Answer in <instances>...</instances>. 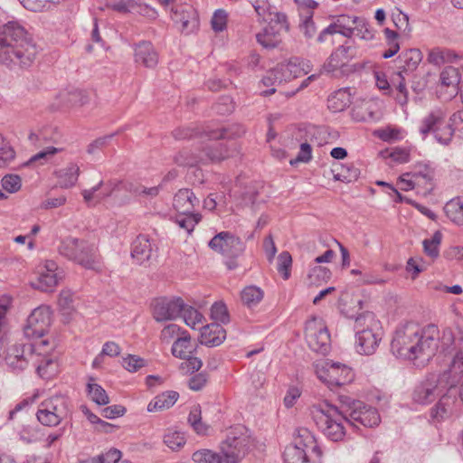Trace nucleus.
Listing matches in <instances>:
<instances>
[{
	"label": "nucleus",
	"mask_w": 463,
	"mask_h": 463,
	"mask_svg": "<svg viewBox=\"0 0 463 463\" xmlns=\"http://www.w3.org/2000/svg\"><path fill=\"white\" fill-rule=\"evenodd\" d=\"M135 61L146 68H154L158 62V54L149 42H141L135 46Z\"/></svg>",
	"instance_id": "25"
},
{
	"label": "nucleus",
	"mask_w": 463,
	"mask_h": 463,
	"mask_svg": "<svg viewBox=\"0 0 463 463\" xmlns=\"http://www.w3.org/2000/svg\"><path fill=\"white\" fill-rule=\"evenodd\" d=\"M292 264L291 255L288 251H282L278 258V271L284 279L290 277V268Z\"/></svg>",
	"instance_id": "56"
},
{
	"label": "nucleus",
	"mask_w": 463,
	"mask_h": 463,
	"mask_svg": "<svg viewBox=\"0 0 463 463\" xmlns=\"http://www.w3.org/2000/svg\"><path fill=\"white\" fill-rule=\"evenodd\" d=\"M322 449L315 434L307 428H298L291 444L284 449L285 463H321Z\"/></svg>",
	"instance_id": "4"
},
{
	"label": "nucleus",
	"mask_w": 463,
	"mask_h": 463,
	"mask_svg": "<svg viewBox=\"0 0 463 463\" xmlns=\"http://www.w3.org/2000/svg\"><path fill=\"white\" fill-rule=\"evenodd\" d=\"M87 392L91 401L98 405H107L109 402L106 391L90 377L87 383Z\"/></svg>",
	"instance_id": "39"
},
{
	"label": "nucleus",
	"mask_w": 463,
	"mask_h": 463,
	"mask_svg": "<svg viewBox=\"0 0 463 463\" xmlns=\"http://www.w3.org/2000/svg\"><path fill=\"white\" fill-rule=\"evenodd\" d=\"M201 221V214L199 213H178L175 217V223L188 234H191L195 225Z\"/></svg>",
	"instance_id": "46"
},
{
	"label": "nucleus",
	"mask_w": 463,
	"mask_h": 463,
	"mask_svg": "<svg viewBox=\"0 0 463 463\" xmlns=\"http://www.w3.org/2000/svg\"><path fill=\"white\" fill-rule=\"evenodd\" d=\"M37 282L33 287L42 291H52L63 278V271L51 260L40 262L36 267Z\"/></svg>",
	"instance_id": "13"
},
{
	"label": "nucleus",
	"mask_w": 463,
	"mask_h": 463,
	"mask_svg": "<svg viewBox=\"0 0 463 463\" xmlns=\"http://www.w3.org/2000/svg\"><path fill=\"white\" fill-rule=\"evenodd\" d=\"M445 213L453 222L463 224V199L455 198L448 202L444 207Z\"/></svg>",
	"instance_id": "40"
},
{
	"label": "nucleus",
	"mask_w": 463,
	"mask_h": 463,
	"mask_svg": "<svg viewBox=\"0 0 463 463\" xmlns=\"http://www.w3.org/2000/svg\"><path fill=\"white\" fill-rule=\"evenodd\" d=\"M178 397L179 394L175 391L162 392L148 403L147 411L152 412L169 409L176 402Z\"/></svg>",
	"instance_id": "34"
},
{
	"label": "nucleus",
	"mask_w": 463,
	"mask_h": 463,
	"mask_svg": "<svg viewBox=\"0 0 463 463\" xmlns=\"http://www.w3.org/2000/svg\"><path fill=\"white\" fill-rule=\"evenodd\" d=\"M455 130H463V111L453 114L449 124L444 121V124L434 133V137L439 143L448 145Z\"/></svg>",
	"instance_id": "23"
},
{
	"label": "nucleus",
	"mask_w": 463,
	"mask_h": 463,
	"mask_svg": "<svg viewBox=\"0 0 463 463\" xmlns=\"http://www.w3.org/2000/svg\"><path fill=\"white\" fill-rule=\"evenodd\" d=\"M5 360L14 372H20L24 370L30 362L33 363L34 354L28 344L14 345L8 349Z\"/></svg>",
	"instance_id": "18"
},
{
	"label": "nucleus",
	"mask_w": 463,
	"mask_h": 463,
	"mask_svg": "<svg viewBox=\"0 0 463 463\" xmlns=\"http://www.w3.org/2000/svg\"><path fill=\"white\" fill-rule=\"evenodd\" d=\"M251 444L250 437L243 427H235L229 430L221 444V451L226 457L241 461L248 453Z\"/></svg>",
	"instance_id": "9"
},
{
	"label": "nucleus",
	"mask_w": 463,
	"mask_h": 463,
	"mask_svg": "<svg viewBox=\"0 0 463 463\" xmlns=\"http://www.w3.org/2000/svg\"><path fill=\"white\" fill-rule=\"evenodd\" d=\"M193 459L196 463H240L236 458L226 457L224 453L214 452L210 449L197 450L193 454Z\"/></svg>",
	"instance_id": "32"
},
{
	"label": "nucleus",
	"mask_w": 463,
	"mask_h": 463,
	"mask_svg": "<svg viewBox=\"0 0 463 463\" xmlns=\"http://www.w3.org/2000/svg\"><path fill=\"white\" fill-rule=\"evenodd\" d=\"M184 308V301L180 298H158L153 301V317L158 322L175 320Z\"/></svg>",
	"instance_id": "14"
},
{
	"label": "nucleus",
	"mask_w": 463,
	"mask_h": 463,
	"mask_svg": "<svg viewBox=\"0 0 463 463\" xmlns=\"http://www.w3.org/2000/svg\"><path fill=\"white\" fill-rule=\"evenodd\" d=\"M31 344H28L32 347V353L34 354V360H39L42 356L51 354V351L53 349V345L49 342L48 339L43 336H35Z\"/></svg>",
	"instance_id": "43"
},
{
	"label": "nucleus",
	"mask_w": 463,
	"mask_h": 463,
	"mask_svg": "<svg viewBox=\"0 0 463 463\" xmlns=\"http://www.w3.org/2000/svg\"><path fill=\"white\" fill-rule=\"evenodd\" d=\"M89 100V94L86 90L76 87H67L56 95L55 109L80 108L88 104Z\"/></svg>",
	"instance_id": "16"
},
{
	"label": "nucleus",
	"mask_w": 463,
	"mask_h": 463,
	"mask_svg": "<svg viewBox=\"0 0 463 463\" xmlns=\"http://www.w3.org/2000/svg\"><path fill=\"white\" fill-rule=\"evenodd\" d=\"M83 199L86 203H90L94 199L101 200L108 197L110 194V189H109L103 183L99 181L95 186L90 189H85L81 192Z\"/></svg>",
	"instance_id": "45"
},
{
	"label": "nucleus",
	"mask_w": 463,
	"mask_h": 463,
	"mask_svg": "<svg viewBox=\"0 0 463 463\" xmlns=\"http://www.w3.org/2000/svg\"><path fill=\"white\" fill-rule=\"evenodd\" d=\"M312 158V148L311 146L307 143H302L300 145L299 152L296 158L291 159L289 161L291 165H297L298 163H307Z\"/></svg>",
	"instance_id": "61"
},
{
	"label": "nucleus",
	"mask_w": 463,
	"mask_h": 463,
	"mask_svg": "<svg viewBox=\"0 0 463 463\" xmlns=\"http://www.w3.org/2000/svg\"><path fill=\"white\" fill-rule=\"evenodd\" d=\"M313 420L332 441H341L346 434L345 424H349L345 407L339 410L329 403H320L310 408Z\"/></svg>",
	"instance_id": "3"
},
{
	"label": "nucleus",
	"mask_w": 463,
	"mask_h": 463,
	"mask_svg": "<svg viewBox=\"0 0 463 463\" xmlns=\"http://www.w3.org/2000/svg\"><path fill=\"white\" fill-rule=\"evenodd\" d=\"M181 315L184 323L192 329H195L198 325H202L204 319L203 314L196 308L187 306L184 303Z\"/></svg>",
	"instance_id": "47"
},
{
	"label": "nucleus",
	"mask_w": 463,
	"mask_h": 463,
	"mask_svg": "<svg viewBox=\"0 0 463 463\" xmlns=\"http://www.w3.org/2000/svg\"><path fill=\"white\" fill-rule=\"evenodd\" d=\"M1 185L5 192L15 194L22 188V179L18 175L8 174L2 178Z\"/></svg>",
	"instance_id": "52"
},
{
	"label": "nucleus",
	"mask_w": 463,
	"mask_h": 463,
	"mask_svg": "<svg viewBox=\"0 0 463 463\" xmlns=\"http://www.w3.org/2000/svg\"><path fill=\"white\" fill-rule=\"evenodd\" d=\"M33 364L36 366L38 375L43 379L50 380L59 373V364L54 355L42 356L38 361L33 360Z\"/></svg>",
	"instance_id": "28"
},
{
	"label": "nucleus",
	"mask_w": 463,
	"mask_h": 463,
	"mask_svg": "<svg viewBox=\"0 0 463 463\" xmlns=\"http://www.w3.org/2000/svg\"><path fill=\"white\" fill-rule=\"evenodd\" d=\"M59 252L86 269H94L99 265L96 245L84 240L69 237L62 241Z\"/></svg>",
	"instance_id": "6"
},
{
	"label": "nucleus",
	"mask_w": 463,
	"mask_h": 463,
	"mask_svg": "<svg viewBox=\"0 0 463 463\" xmlns=\"http://www.w3.org/2000/svg\"><path fill=\"white\" fill-rule=\"evenodd\" d=\"M69 413L68 399L63 395H55L41 403L36 416L43 425L53 427L66 419Z\"/></svg>",
	"instance_id": "8"
},
{
	"label": "nucleus",
	"mask_w": 463,
	"mask_h": 463,
	"mask_svg": "<svg viewBox=\"0 0 463 463\" xmlns=\"http://www.w3.org/2000/svg\"><path fill=\"white\" fill-rule=\"evenodd\" d=\"M344 407L351 426L357 427V424H361L367 428H373L381 421L378 411L362 402L354 401Z\"/></svg>",
	"instance_id": "10"
},
{
	"label": "nucleus",
	"mask_w": 463,
	"mask_h": 463,
	"mask_svg": "<svg viewBox=\"0 0 463 463\" xmlns=\"http://www.w3.org/2000/svg\"><path fill=\"white\" fill-rule=\"evenodd\" d=\"M264 293L256 286L245 287L241 291V300L249 307L257 306L263 298Z\"/></svg>",
	"instance_id": "44"
},
{
	"label": "nucleus",
	"mask_w": 463,
	"mask_h": 463,
	"mask_svg": "<svg viewBox=\"0 0 463 463\" xmlns=\"http://www.w3.org/2000/svg\"><path fill=\"white\" fill-rule=\"evenodd\" d=\"M306 339L315 352L324 354L329 350L330 335L323 319L313 317L307 322Z\"/></svg>",
	"instance_id": "11"
},
{
	"label": "nucleus",
	"mask_w": 463,
	"mask_h": 463,
	"mask_svg": "<svg viewBox=\"0 0 463 463\" xmlns=\"http://www.w3.org/2000/svg\"><path fill=\"white\" fill-rule=\"evenodd\" d=\"M318 379L329 388L339 387L353 381L354 373L347 365L325 360L315 364Z\"/></svg>",
	"instance_id": "7"
},
{
	"label": "nucleus",
	"mask_w": 463,
	"mask_h": 463,
	"mask_svg": "<svg viewBox=\"0 0 463 463\" xmlns=\"http://www.w3.org/2000/svg\"><path fill=\"white\" fill-rule=\"evenodd\" d=\"M211 317L213 320L227 324L230 321V316L226 305L222 301H217L211 307Z\"/></svg>",
	"instance_id": "53"
},
{
	"label": "nucleus",
	"mask_w": 463,
	"mask_h": 463,
	"mask_svg": "<svg viewBox=\"0 0 463 463\" xmlns=\"http://www.w3.org/2000/svg\"><path fill=\"white\" fill-rule=\"evenodd\" d=\"M188 422L196 431V433H206L207 426L202 422V411L201 407L199 405H194V407H192L188 415Z\"/></svg>",
	"instance_id": "51"
},
{
	"label": "nucleus",
	"mask_w": 463,
	"mask_h": 463,
	"mask_svg": "<svg viewBox=\"0 0 463 463\" xmlns=\"http://www.w3.org/2000/svg\"><path fill=\"white\" fill-rule=\"evenodd\" d=\"M208 246L213 251L229 259H235L241 256L245 250L244 242L239 237L229 232H222L216 234L209 241Z\"/></svg>",
	"instance_id": "12"
},
{
	"label": "nucleus",
	"mask_w": 463,
	"mask_h": 463,
	"mask_svg": "<svg viewBox=\"0 0 463 463\" xmlns=\"http://www.w3.org/2000/svg\"><path fill=\"white\" fill-rule=\"evenodd\" d=\"M298 67L293 62L281 63L269 71L262 79V83L266 86L275 85L283 81L289 80L297 76Z\"/></svg>",
	"instance_id": "22"
},
{
	"label": "nucleus",
	"mask_w": 463,
	"mask_h": 463,
	"mask_svg": "<svg viewBox=\"0 0 463 463\" xmlns=\"http://www.w3.org/2000/svg\"><path fill=\"white\" fill-rule=\"evenodd\" d=\"M191 353V337L187 332L183 331L181 335L175 339L172 345V354L177 358L185 359Z\"/></svg>",
	"instance_id": "36"
},
{
	"label": "nucleus",
	"mask_w": 463,
	"mask_h": 463,
	"mask_svg": "<svg viewBox=\"0 0 463 463\" xmlns=\"http://www.w3.org/2000/svg\"><path fill=\"white\" fill-rule=\"evenodd\" d=\"M351 102L350 94L345 90H339L327 99V107L333 112L343 111Z\"/></svg>",
	"instance_id": "37"
},
{
	"label": "nucleus",
	"mask_w": 463,
	"mask_h": 463,
	"mask_svg": "<svg viewBox=\"0 0 463 463\" xmlns=\"http://www.w3.org/2000/svg\"><path fill=\"white\" fill-rule=\"evenodd\" d=\"M440 82L443 86L454 88H456L458 84H460V86L463 84V81L460 82L458 69L453 66H448L441 71ZM459 89L461 90V87H459Z\"/></svg>",
	"instance_id": "48"
},
{
	"label": "nucleus",
	"mask_w": 463,
	"mask_h": 463,
	"mask_svg": "<svg viewBox=\"0 0 463 463\" xmlns=\"http://www.w3.org/2000/svg\"><path fill=\"white\" fill-rule=\"evenodd\" d=\"M185 437L180 431H170L164 437L165 444L172 450H179L185 444Z\"/></svg>",
	"instance_id": "55"
},
{
	"label": "nucleus",
	"mask_w": 463,
	"mask_h": 463,
	"mask_svg": "<svg viewBox=\"0 0 463 463\" xmlns=\"http://www.w3.org/2000/svg\"><path fill=\"white\" fill-rule=\"evenodd\" d=\"M389 156L397 164H405L411 160V151L407 148L395 147L392 150Z\"/></svg>",
	"instance_id": "63"
},
{
	"label": "nucleus",
	"mask_w": 463,
	"mask_h": 463,
	"mask_svg": "<svg viewBox=\"0 0 463 463\" xmlns=\"http://www.w3.org/2000/svg\"><path fill=\"white\" fill-rule=\"evenodd\" d=\"M206 154L209 159L214 162L222 161L232 156L227 146L222 142H214L211 144Z\"/></svg>",
	"instance_id": "50"
},
{
	"label": "nucleus",
	"mask_w": 463,
	"mask_h": 463,
	"mask_svg": "<svg viewBox=\"0 0 463 463\" xmlns=\"http://www.w3.org/2000/svg\"><path fill=\"white\" fill-rule=\"evenodd\" d=\"M463 376V346L453 355L449 368L442 377L447 380L449 385L453 386Z\"/></svg>",
	"instance_id": "29"
},
{
	"label": "nucleus",
	"mask_w": 463,
	"mask_h": 463,
	"mask_svg": "<svg viewBox=\"0 0 463 463\" xmlns=\"http://www.w3.org/2000/svg\"><path fill=\"white\" fill-rule=\"evenodd\" d=\"M383 117V103L376 99L363 100L352 109V118L358 122L376 121Z\"/></svg>",
	"instance_id": "20"
},
{
	"label": "nucleus",
	"mask_w": 463,
	"mask_h": 463,
	"mask_svg": "<svg viewBox=\"0 0 463 463\" xmlns=\"http://www.w3.org/2000/svg\"><path fill=\"white\" fill-rule=\"evenodd\" d=\"M121 451L117 449H110L107 452L97 456L99 463H118L121 458Z\"/></svg>",
	"instance_id": "64"
},
{
	"label": "nucleus",
	"mask_w": 463,
	"mask_h": 463,
	"mask_svg": "<svg viewBox=\"0 0 463 463\" xmlns=\"http://www.w3.org/2000/svg\"><path fill=\"white\" fill-rule=\"evenodd\" d=\"M80 174V166L74 162L69 163L64 168L55 172L60 186L66 189L73 187L77 184Z\"/></svg>",
	"instance_id": "30"
},
{
	"label": "nucleus",
	"mask_w": 463,
	"mask_h": 463,
	"mask_svg": "<svg viewBox=\"0 0 463 463\" xmlns=\"http://www.w3.org/2000/svg\"><path fill=\"white\" fill-rule=\"evenodd\" d=\"M152 254V244L146 235H139L133 242L132 258L139 264L148 260Z\"/></svg>",
	"instance_id": "31"
},
{
	"label": "nucleus",
	"mask_w": 463,
	"mask_h": 463,
	"mask_svg": "<svg viewBox=\"0 0 463 463\" xmlns=\"http://www.w3.org/2000/svg\"><path fill=\"white\" fill-rule=\"evenodd\" d=\"M63 151L62 147H56V146H47L43 148V150L39 151L35 155H33L29 161L26 163V165L32 164V163H37L39 165H44L48 163H51L54 156L58 154Z\"/></svg>",
	"instance_id": "42"
},
{
	"label": "nucleus",
	"mask_w": 463,
	"mask_h": 463,
	"mask_svg": "<svg viewBox=\"0 0 463 463\" xmlns=\"http://www.w3.org/2000/svg\"><path fill=\"white\" fill-rule=\"evenodd\" d=\"M199 200L193 191L180 189L174 196L173 206L178 213H190Z\"/></svg>",
	"instance_id": "27"
},
{
	"label": "nucleus",
	"mask_w": 463,
	"mask_h": 463,
	"mask_svg": "<svg viewBox=\"0 0 463 463\" xmlns=\"http://www.w3.org/2000/svg\"><path fill=\"white\" fill-rule=\"evenodd\" d=\"M51 310L47 307L35 308L28 317L24 326V335L27 338L43 336L51 325Z\"/></svg>",
	"instance_id": "15"
},
{
	"label": "nucleus",
	"mask_w": 463,
	"mask_h": 463,
	"mask_svg": "<svg viewBox=\"0 0 463 463\" xmlns=\"http://www.w3.org/2000/svg\"><path fill=\"white\" fill-rule=\"evenodd\" d=\"M181 363L180 369L185 373H194L201 369L203 363L197 357L188 356Z\"/></svg>",
	"instance_id": "62"
},
{
	"label": "nucleus",
	"mask_w": 463,
	"mask_h": 463,
	"mask_svg": "<svg viewBox=\"0 0 463 463\" xmlns=\"http://www.w3.org/2000/svg\"><path fill=\"white\" fill-rule=\"evenodd\" d=\"M355 347L360 354H373L382 339L383 329L374 314L366 312L356 317L354 320Z\"/></svg>",
	"instance_id": "5"
},
{
	"label": "nucleus",
	"mask_w": 463,
	"mask_h": 463,
	"mask_svg": "<svg viewBox=\"0 0 463 463\" xmlns=\"http://www.w3.org/2000/svg\"><path fill=\"white\" fill-rule=\"evenodd\" d=\"M226 339V331L217 323L204 326L201 329L200 342L202 345L218 346Z\"/></svg>",
	"instance_id": "24"
},
{
	"label": "nucleus",
	"mask_w": 463,
	"mask_h": 463,
	"mask_svg": "<svg viewBox=\"0 0 463 463\" xmlns=\"http://www.w3.org/2000/svg\"><path fill=\"white\" fill-rule=\"evenodd\" d=\"M172 20L180 25L182 33L186 34L195 32L199 27L196 10L189 5H182L172 10Z\"/></svg>",
	"instance_id": "17"
},
{
	"label": "nucleus",
	"mask_w": 463,
	"mask_h": 463,
	"mask_svg": "<svg viewBox=\"0 0 463 463\" xmlns=\"http://www.w3.org/2000/svg\"><path fill=\"white\" fill-rule=\"evenodd\" d=\"M439 331L436 326L420 328L414 324L398 327L391 344L392 353L402 359L424 365L436 353Z\"/></svg>",
	"instance_id": "1"
},
{
	"label": "nucleus",
	"mask_w": 463,
	"mask_h": 463,
	"mask_svg": "<svg viewBox=\"0 0 463 463\" xmlns=\"http://www.w3.org/2000/svg\"><path fill=\"white\" fill-rule=\"evenodd\" d=\"M377 137L384 142H393L402 138V131L395 128H386L378 130Z\"/></svg>",
	"instance_id": "59"
},
{
	"label": "nucleus",
	"mask_w": 463,
	"mask_h": 463,
	"mask_svg": "<svg viewBox=\"0 0 463 463\" xmlns=\"http://www.w3.org/2000/svg\"><path fill=\"white\" fill-rule=\"evenodd\" d=\"M212 27L214 32H222L227 27V14L223 10L214 12L212 18Z\"/></svg>",
	"instance_id": "60"
},
{
	"label": "nucleus",
	"mask_w": 463,
	"mask_h": 463,
	"mask_svg": "<svg viewBox=\"0 0 463 463\" xmlns=\"http://www.w3.org/2000/svg\"><path fill=\"white\" fill-rule=\"evenodd\" d=\"M122 365L128 372L135 373L144 367L146 365V362L144 359L137 355L129 354L123 358Z\"/></svg>",
	"instance_id": "58"
},
{
	"label": "nucleus",
	"mask_w": 463,
	"mask_h": 463,
	"mask_svg": "<svg viewBox=\"0 0 463 463\" xmlns=\"http://www.w3.org/2000/svg\"><path fill=\"white\" fill-rule=\"evenodd\" d=\"M438 388L431 383H424L416 388L413 398L418 403L431 402L437 396Z\"/></svg>",
	"instance_id": "38"
},
{
	"label": "nucleus",
	"mask_w": 463,
	"mask_h": 463,
	"mask_svg": "<svg viewBox=\"0 0 463 463\" xmlns=\"http://www.w3.org/2000/svg\"><path fill=\"white\" fill-rule=\"evenodd\" d=\"M418 188L422 189V194L428 195L435 189V168L430 163L418 162L411 172Z\"/></svg>",
	"instance_id": "19"
},
{
	"label": "nucleus",
	"mask_w": 463,
	"mask_h": 463,
	"mask_svg": "<svg viewBox=\"0 0 463 463\" xmlns=\"http://www.w3.org/2000/svg\"><path fill=\"white\" fill-rule=\"evenodd\" d=\"M15 158V151L10 142L0 135V167L8 166Z\"/></svg>",
	"instance_id": "49"
},
{
	"label": "nucleus",
	"mask_w": 463,
	"mask_h": 463,
	"mask_svg": "<svg viewBox=\"0 0 463 463\" xmlns=\"http://www.w3.org/2000/svg\"><path fill=\"white\" fill-rule=\"evenodd\" d=\"M354 35L359 38L370 41L373 38V33L369 29L367 23L364 19L357 16V22L353 26Z\"/></svg>",
	"instance_id": "57"
},
{
	"label": "nucleus",
	"mask_w": 463,
	"mask_h": 463,
	"mask_svg": "<svg viewBox=\"0 0 463 463\" xmlns=\"http://www.w3.org/2000/svg\"><path fill=\"white\" fill-rule=\"evenodd\" d=\"M38 50L25 28L17 21L0 26V63L9 68L33 64Z\"/></svg>",
	"instance_id": "2"
},
{
	"label": "nucleus",
	"mask_w": 463,
	"mask_h": 463,
	"mask_svg": "<svg viewBox=\"0 0 463 463\" xmlns=\"http://www.w3.org/2000/svg\"><path fill=\"white\" fill-rule=\"evenodd\" d=\"M352 47L346 45L339 46L335 52L331 53L327 61L322 67V71L336 76L340 72V69L351 59L354 54L351 53Z\"/></svg>",
	"instance_id": "21"
},
{
	"label": "nucleus",
	"mask_w": 463,
	"mask_h": 463,
	"mask_svg": "<svg viewBox=\"0 0 463 463\" xmlns=\"http://www.w3.org/2000/svg\"><path fill=\"white\" fill-rule=\"evenodd\" d=\"M333 21L336 24L339 34L347 38H351L354 35L353 26L357 22V16L341 14L334 17Z\"/></svg>",
	"instance_id": "41"
},
{
	"label": "nucleus",
	"mask_w": 463,
	"mask_h": 463,
	"mask_svg": "<svg viewBox=\"0 0 463 463\" xmlns=\"http://www.w3.org/2000/svg\"><path fill=\"white\" fill-rule=\"evenodd\" d=\"M442 234L437 231L434 232L430 239L423 241V248L425 253L431 257L436 258L439 255V248L441 241Z\"/></svg>",
	"instance_id": "54"
},
{
	"label": "nucleus",
	"mask_w": 463,
	"mask_h": 463,
	"mask_svg": "<svg viewBox=\"0 0 463 463\" xmlns=\"http://www.w3.org/2000/svg\"><path fill=\"white\" fill-rule=\"evenodd\" d=\"M257 42L267 49L277 48L281 43V37L278 30L273 26L265 27L262 32L256 35Z\"/></svg>",
	"instance_id": "35"
},
{
	"label": "nucleus",
	"mask_w": 463,
	"mask_h": 463,
	"mask_svg": "<svg viewBox=\"0 0 463 463\" xmlns=\"http://www.w3.org/2000/svg\"><path fill=\"white\" fill-rule=\"evenodd\" d=\"M446 113L439 108H436L426 115L420 123L419 131L425 138L430 133H435L444 124Z\"/></svg>",
	"instance_id": "26"
},
{
	"label": "nucleus",
	"mask_w": 463,
	"mask_h": 463,
	"mask_svg": "<svg viewBox=\"0 0 463 463\" xmlns=\"http://www.w3.org/2000/svg\"><path fill=\"white\" fill-rule=\"evenodd\" d=\"M454 404V397L449 394L443 395L431 410L432 419L441 421L449 418L453 412Z\"/></svg>",
	"instance_id": "33"
}]
</instances>
